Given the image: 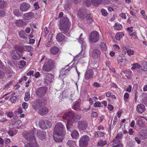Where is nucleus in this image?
<instances>
[{
  "mask_svg": "<svg viewBox=\"0 0 147 147\" xmlns=\"http://www.w3.org/2000/svg\"><path fill=\"white\" fill-rule=\"evenodd\" d=\"M63 13L62 12L59 14V18H61L60 21V29L62 31L66 32L70 26V22L68 18L63 17Z\"/></svg>",
  "mask_w": 147,
  "mask_h": 147,
  "instance_id": "f257e3e1",
  "label": "nucleus"
},
{
  "mask_svg": "<svg viewBox=\"0 0 147 147\" xmlns=\"http://www.w3.org/2000/svg\"><path fill=\"white\" fill-rule=\"evenodd\" d=\"M36 132V129H34L26 134L25 138L30 142L25 144L24 147H38L37 144L35 143L36 142V139L34 134Z\"/></svg>",
  "mask_w": 147,
  "mask_h": 147,
  "instance_id": "f03ea898",
  "label": "nucleus"
},
{
  "mask_svg": "<svg viewBox=\"0 0 147 147\" xmlns=\"http://www.w3.org/2000/svg\"><path fill=\"white\" fill-rule=\"evenodd\" d=\"M46 103V101L44 99L36 100L33 102L32 107L35 111H37L43 106H45Z\"/></svg>",
  "mask_w": 147,
  "mask_h": 147,
  "instance_id": "7ed1b4c3",
  "label": "nucleus"
},
{
  "mask_svg": "<svg viewBox=\"0 0 147 147\" xmlns=\"http://www.w3.org/2000/svg\"><path fill=\"white\" fill-rule=\"evenodd\" d=\"M55 63L53 60L49 59L43 65L42 67V70L45 71H50L54 67Z\"/></svg>",
  "mask_w": 147,
  "mask_h": 147,
  "instance_id": "20e7f679",
  "label": "nucleus"
},
{
  "mask_svg": "<svg viewBox=\"0 0 147 147\" xmlns=\"http://www.w3.org/2000/svg\"><path fill=\"white\" fill-rule=\"evenodd\" d=\"M14 48L15 49V50L12 51L11 53L13 55V57L14 59H19L20 57L19 55L18 51L20 52H22L24 50V46H15L14 47Z\"/></svg>",
  "mask_w": 147,
  "mask_h": 147,
  "instance_id": "39448f33",
  "label": "nucleus"
},
{
  "mask_svg": "<svg viewBox=\"0 0 147 147\" xmlns=\"http://www.w3.org/2000/svg\"><path fill=\"white\" fill-rule=\"evenodd\" d=\"M65 132L56 133L53 132V138L55 141L57 142H61L63 139Z\"/></svg>",
  "mask_w": 147,
  "mask_h": 147,
  "instance_id": "423d86ee",
  "label": "nucleus"
},
{
  "mask_svg": "<svg viewBox=\"0 0 147 147\" xmlns=\"http://www.w3.org/2000/svg\"><path fill=\"white\" fill-rule=\"evenodd\" d=\"M65 127L63 125L61 122L57 123L55 125L54 129V132L61 133L65 132L64 131Z\"/></svg>",
  "mask_w": 147,
  "mask_h": 147,
  "instance_id": "0eeeda50",
  "label": "nucleus"
},
{
  "mask_svg": "<svg viewBox=\"0 0 147 147\" xmlns=\"http://www.w3.org/2000/svg\"><path fill=\"white\" fill-rule=\"evenodd\" d=\"M89 137L87 136H84L81 138L79 141L80 146L82 147H86L88 144Z\"/></svg>",
  "mask_w": 147,
  "mask_h": 147,
  "instance_id": "6e6552de",
  "label": "nucleus"
},
{
  "mask_svg": "<svg viewBox=\"0 0 147 147\" xmlns=\"http://www.w3.org/2000/svg\"><path fill=\"white\" fill-rule=\"evenodd\" d=\"M47 90V87L46 86L38 88L36 91V93L39 97L43 96Z\"/></svg>",
  "mask_w": 147,
  "mask_h": 147,
  "instance_id": "1a4fd4ad",
  "label": "nucleus"
},
{
  "mask_svg": "<svg viewBox=\"0 0 147 147\" xmlns=\"http://www.w3.org/2000/svg\"><path fill=\"white\" fill-rule=\"evenodd\" d=\"M88 123L85 120H81L79 121L78 123V128L81 130H85L87 127Z\"/></svg>",
  "mask_w": 147,
  "mask_h": 147,
  "instance_id": "9d476101",
  "label": "nucleus"
},
{
  "mask_svg": "<svg viewBox=\"0 0 147 147\" xmlns=\"http://www.w3.org/2000/svg\"><path fill=\"white\" fill-rule=\"evenodd\" d=\"M117 62L119 65L122 67H124L129 63L128 60L126 58L120 56H119L118 57Z\"/></svg>",
  "mask_w": 147,
  "mask_h": 147,
  "instance_id": "9b49d317",
  "label": "nucleus"
},
{
  "mask_svg": "<svg viewBox=\"0 0 147 147\" xmlns=\"http://www.w3.org/2000/svg\"><path fill=\"white\" fill-rule=\"evenodd\" d=\"M75 114L72 111H69L65 113L62 116V118L64 119H72L74 117Z\"/></svg>",
  "mask_w": 147,
  "mask_h": 147,
  "instance_id": "f8f14e48",
  "label": "nucleus"
},
{
  "mask_svg": "<svg viewBox=\"0 0 147 147\" xmlns=\"http://www.w3.org/2000/svg\"><path fill=\"white\" fill-rule=\"evenodd\" d=\"M93 75V70L91 69H88L85 73L84 78L86 80H89L92 78Z\"/></svg>",
  "mask_w": 147,
  "mask_h": 147,
  "instance_id": "ddd939ff",
  "label": "nucleus"
},
{
  "mask_svg": "<svg viewBox=\"0 0 147 147\" xmlns=\"http://www.w3.org/2000/svg\"><path fill=\"white\" fill-rule=\"evenodd\" d=\"M45 77L44 81L45 84H48L51 82L52 81V79L54 77L53 75L51 73H47L45 74Z\"/></svg>",
  "mask_w": 147,
  "mask_h": 147,
  "instance_id": "4468645a",
  "label": "nucleus"
},
{
  "mask_svg": "<svg viewBox=\"0 0 147 147\" xmlns=\"http://www.w3.org/2000/svg\"><path fill=\"white\" fill-rule=\"evenodd\" d=\"M29 4L23 2L20 5V10L23 12L27 11L30 7Z\"/></svg>",
  "mask_w": 147,
  "mask_h": 147,
  "instance_id": "2eb2a0df",
  "label": "nucleus"
},
{
  "mask_svg": "<svg viewBox=\"0 0 147 147\" xmlns=\"http://www.w3.org/2000/svg\"><path fill=\"white\" fill-rule=\"evenodd\" d=\"M36 132L34 133V135L37 131V136L41 140H43L45 138L46 136V133L45 131H41L40 130L37 131L36 129Z\"/></svg>",
  "mask_w": 147,
  "mask_h": 147,
  "instance_id": "dca6fc26",
  "label": "nucleus"
},
{
  "mask_svg": "<svg viewBox=\"0 0 147 147\" xmlns=\"http://www.w3.org/2000/svg\"><path fill=\"white\" fill-rule=\"evenodd\" d=\"M34 16V14L33 13L30 12L24 14L22 16V17L24 20H30L33 18Z\"/></svg>",
  "mask_w": 147,
  "mask_h": 147,
  "instance_id": "f3484780",
  "label": "nucleus"
},
{
  "mask_svg": "<svg viewBox=\"0 0 147 147\" xmlns=\"http://www.w3.org/2000/svg\"><path fill=\"white\" fill-rule=\"evenodd\" d=\"M136 110L138 113H142L145 111V107L144 105L142 104H139L136 106Z\"/></svg>",
  "mask_w": 147,
  "mask_h": 147,
  "instance_id": "a211bd4d",
  "label": "nucleus"
},
{
  "mask_svg": "<svg viewBox=\"0 0 147 147\" xmlns=\"http://www.w3.org/2000/svg\"><path fill=\"white\" fill-rule=\"evenodd\" d=\"M101 52L99 49H95L93 50L92 53V57L95 58H98L100 57Z\"/></svg>",
  "mask_w": 147,
  "mask_h": 147,
  "instance_id": "6ab92c4d",
  "label": "nucleus"
},
{
  "mask_svg": "<svg viewBox=\"0 0 147 147\" xmlns=\"http://www.w3.org/2000/svg\"><path fill=\"white\" fill-rule=\"evenodd\" d=\"M49 112L48 108L46 107H44L38 111V113L42 115H45L47 114Z\"/></svg>",
  "mask_w": 147,
  "mask_h": 147,
  "instance_id": "aec40b11",
  "label": "nucleus"
},
{
  "mask_svg": "<svg viewBox=\"0 0 147 147\" xmlns=\"http://www.w3.org/2000/svg\"><path fill=\"white\" fill-rule=\"evenodd\" d=\"M133 29L134 28L132 26L128 27L127 28V30L128 32L129 35L132 36V37L135 36H136V32H134L132 33V32L133 31Z\"/></svg>",
  "mask_w": 147,
  "mask_h": 147,
  "instance_id": "412c9836",
  "label": "nucleus"
},
{
  "mask_svg": "<svg viewBox=\"0 0 147 147\" xmlns=\"http://www.w3.org/2000/svg\"><path fill=\"white\" fill-rule=\"evenodd\" d=\"M39 125L40 128L43 129H45L47 128L46 122H45L43 120H41L39 121Z\"/></svg>",
  "mask_w": 147,
  "mask_h": 147,
  "instance_id": "4be33fe9",
  "label": "nucleus"
},
{
  "mask_svg": "<svg viewBox=\"0 0 147 147\" xmlns=\"http://www.w3.org/2000/svg\"><path fill=\"white\" fill-rule=\"evenodd\" d=\"M71 135L73 138L76 139L79 136V134L78 132L76 130H74L72 132Z\"/></svg>",
  "mask_w": 147,
  "mask_h": 147,
  "instance_id": "5701e85b",
  "label": "nucleus"
},
{
  "mask_svg": "<svg viewBox=\"0 0 147 147\" xmlns=\"http://www.w3.org/2000/svg\"><path fill=\"white\" fill-rule=\"evenodd\" d=\"M17 132V131L16 130L10 129L7 132V133L10 136H12L16 135Z\"/></svg>",
  "mask_w": 147,
  "mask_h": 147,
  "instance_id": "b1692460",
  "label": "nucleus"
},
{
  "mask_svg": "<svg viewBox=\"0 0 147 147\" xmlns=\"http://www.w3.org/2000/svg\"><path fill=\"white\" fill-rule=\"evenodd\" d=\"M59 49L56 47L54 46L52 47L50 49V52L53 55H55L59 52Z\"/></svg>",
  "mask_w": 147,
  "mask_h": 147,
  "instance_id": "393cba45",
  "label": "nucleus"
},
{
  "mask_svg": "<svg viewBox=\"0 0 147 147\" xmlns=\"http://www.w3.org/2000/svg\"><path fill=\"white\" fill-rule=\"evenodd\" d=\"M97 145L98 146L102 147L105 145V147H107L108 146V145L107 144L106 141H103L102 140H100L99 142H98L97 144Z\"/></svg>",
  "mask_w": 147,
  "mask_h": 147,
  "instance_id": "a878e982",
  "label": "nucleus"
},
{
  "mask_svg": "<svg viewBox=\"0 0 147 147\" xmlns=\"http://www.w3.org/2000/svg\"><path fill=\"white\" fill-rule=\"evenodd\" d=\"M72 68V67H69L67 69L64 70V68H62L61 69V71L60 72V75L64 76L70 70V69Z\"/></svg>",
  "mask_w": 147,
  "mask_h": 147,
  "instance_id": "bb28decb",
  "label": "nucleus"
},
{
  "mask_svg": "<svg viewBox=\"0 0 147 147\" xmlns=\"http://www.w3.org/2000/svg\"><path fill=\"white\" fill-rule=\"evenodd\" d=\"M67 120V123L66 124L67 128V130H69L70 127L73 125L74 124V122L72 121V119H68Z\"/></svg>",
  "mask_w": 147,
  "mask_h": 147,
  "instance_id": "cd10ccee",
  "label": "nucleus"
},
{
  "mask_svg": "<svg viewBox=\"0 0 147 147\" xmlns=\"http://www.w3.org/2000/svg\"><path fill=\"white\" fill-rule=\"evenodd\" d=\"M16 25L18 26H22L24 25V21L23 20H17L15 22Z\"/></svg>",
  "mask_w": 147,
  "mask_h": 147,
  "instance_id": "c85d7f7f",
  "label": "nucleus"
},
{
  "mask_svg": "<svg viewBox=\"0 0 147 147\" xmlns=\"http://www.w3.org/2000/svg\"><path fill=\"white\" fill-rule=\"evenodd\" d=\"M80 102H77L72 107V109L75 110H80Z\"/></svg>",
  "mask_w": 147,
  "mask_h": 147,
  "instance_id": "c756f323",
  "label": "nucleus"
},
{
  "mask_svg": "<svg viewBox=\"0 0 147 147\" xmlns=\"http://www.w3.org/2000/svg\"><path fill=\"white\" fill-rule=\"evenodd\" d=\"M92 4L95 6H98L100 4L101 0H91Z\"/></svg>",
  "mask_w": 147,
  "mask_h": 147,
  "instance_id": "7c9ffc66",
  "label": "nucleus"
},
{
  "mask_svg": "<svg viewBox=\"0 0 147 147\" xmlns=\"http://www.w3.org/2000/svg\"><path fill=\"white\" fill-rule=\"evenodd\" d=\"M94 136L96 138L103 136L104 135L103 133L100 131H96L94 133Z\"/></svg>",
  "mask_w": 147,
  "mask_h": 147,
  "instance_id": "2f4dec72",
  "label": "nucleus"
},
{
  "mask_svg": "<svg viewBox=\"0 0 147 147\" xmlns=\"http://www.w3.org/2000/svg\"><path fill=\"white\" fill-rule=\"evenodd\" d=\"M99 40V37H89V40L91 42L95 43Z\"/></svg>",
  "mask_w": 147,
  "mask_h": 147,
  "instance_id": "473e14b6",
  "label": "nucleus"
},
{
  "mask_svg": "<svg viewBox=\"0 0 147 147\" xmlns=\"http://www.w3.org/2000/svg\"><path fill=\"white\" fill-rule=\"evenodd\" d=\"M30 98V95L29 92H26L25 93V96L24 98V100L26 101H27Z\"/></svg>",
  "mask_w": 147,
  "mask_h": 147,
  "instance_id": "72a5a7b5",
  "label": "nucleus"
},
{
  "mask_svg": "<svg viewBox=\"0 0 147 147\" xmlns=\"http://www.w3.org/2000/svg\"><path fill=\"white\" fill-rule=\"evenodd\" d=\"M14 13L16 16L20 17L22 16V13L20 12L18 9H16L14 11Z\"/></svg>",
  "mask_w": 147,
  "mask_h": 147,
  "instance_id": "f704fd0d",
  "label": "nucleus"
},
{
  "mask_svg": "<svg viewBox=\"0 0 147 147\" xmlns=\"http://www.w3.org/2000/svg\"><path fill=\"white\" fill-rule=\"evenodd\" d=\"M140 67V65L138 63H136L133 64V66L131 67V69L133 70H134L139 68Z\"/></svg>",
  "mask_w": 147,
  "mask_h": 147,
  "instance_id": "c9c22d12",
  "label": "nucleus"
},
{
  "mask_svg": "<svg viewBox=\"0 0 147 147\" xmlns=\"http://www.w3.org/2000/svg\"><path fill=\"white\" fill-rule=\"evenodd\" d=\"M100 49L103 51H106L107 49V47L105 43L101 42L100 45Z\"/></svg>",
  "mask_w": 147,
  "mask_h": 147,
  "instance_id": "e433bc0d",
  "label": "nucleus"
},
{
  "mask_svg": "<svg viewBox=\"0 0 147 147\" xmlns=\"http://www.w3.org/2000/svg\"><path fill=\"white\" fill-rule=\"evenodd\" d=\"M121 136V134H118L115 138L114 139V142L115 143H116V142H119V140L120 139Z\"/></svg>",
  "mask_w": 147,
  "mask_h": 147,
  "instance_id": "4c0bfd02",
  "label": "nucleus"
},
{
  "mask_svg": "<svg viewBox=\"0 0 147 147\" xmlns=\"http://www.w3.org/2000/svg\"><path fill=\"white\" fill-rule=\"evenodd\" d=\"M90 36V37H99V35L97 32L93 31L91 33Z\"/></svg>",
  "mask_w": 147,
  "mask_h": 147,
  "instance_id": "58836bf2",
  "label": "nucleus"
},
{
  "mask_svg": "<svg viewBox=\"0 0 147 147\" xmlns=\"http://www.w3.org/2000/svg\"><path fill=\"white\" fill-rule=\"evenodd\" d=\"M67 144L69 147H75L74 146L75 142L72 140H70L68 141Z\"/></svg>",
  "mask_w": 147,
  "mask_h": 147,
  "instance_id": "ea45409f",
  "label": "nucleus"
},
{
  "mask_svg": "<svg viewBox=\"0 0 147 147\" xmlns=\"http://www.w3.org/2000/svg\"><path fill=\"white\" fill-rule=\"evenodd\" d=\"M6 5V2L4 1H1L0 2V8H3L5 7Z\"/></svg>",
  "mask_w": 147,
  "mask_h": 147,
  "instance_id": "a19ab883",
  "label": "nucleus"
},
{
  "mask_svg": "<svg viewBox=\"0 0 147 147\" xmlns=\"http://www.w3.org/2000/svg\"><path fill=\"white\" fill-rule=\"evenodd\" d=\"M115 28L117 30H119L122 28V26L120 24L118 23H116L114 26Z\"/></svg>",
  "mask_w": 147,
  "mask_h": 147,
  "instance_id": "79ce46f5",
  "label": "nucleus"
},
{
  "mask_svg": "<svg viewBox=\"0 0 147 147\" xmlns=\"http://www.w3.org/2000/svg\"><path fill=\"white\" fill-rule=\"evenodd\" d=\"M83 5L86 7H89L91 5V3L89 0H85L84 1Z\"/></svg>",
  "mask_w": 147,
  "mask_h": 147,
  "instance_id": "37998d69",
  "label": "nucleus"
},
{
  "mask_svg": "<svg viewBox=\"0 0 147 147\" xmlns=\"http://www.w3.org/2000/svg\"><path fill=\"white\" fill-rule=\"evenodd\" d=\"M24 49L25 51L30 52L32 50V48L30 46H24Z\"/></svg>",
  "mask_w": 147,
  "mask_h": 147,
  "instance_id": "c03bdc74",
  "label": "nucleus"
},
{
  "mask_svg": "<svg viewBox=\"0 0 147 147\" xmlns=\"http://www.w3.org/2000/svg\"><path fill=\"white\" fill-rule=\"evenodd\" d=\"M15 93L14 92H11L9 93H8L5 94L2 97V98H3L5 97V96H9V98H10V96H12L13 95H14Z\"/></svg>",
  "mask_w": 147,
  "mask_h": 147,
  "instance_id": "a18cd8bd",
  "label": "nucleus"
},
{
  "mask_svg": "<svg viewBox=\"0 0 147 147\" xmlns=\"http://www.w3.org/2000/svg\"><path fill=\"white\" fill-rule=\"evenodd\" d=\"M140 13L142 15V18L145 20H147V16L145 14V12L144 10L140 11Z\"/></svg>",
  "mask_w": 147,
  "mask_h": 147,
  "instance_id": "49530a36",
  "label": "nucleus"
},
{
  "mask_svg": "<svg viewBox=\"0 0 147 147\" xmlns=\"http://www.w3.org/2000/svg\"><path fill=\"white\" fill-rule=\"evenodd\" d=\"M13 82V81H11L8 83L3 88L4 89H7L9 88L10 87V86L11 85Z\"/></svg>",
  "mask_w": 147,
  "mask_h": 147,
  "instance_id": "de8ad7c7",
  "label": "nucleus"
},
{
  "mask_svg": "<svg viewBox=\"0 0 147 147\" xmlns=\"http://www.w3.org/2000/svg\"><path fill=\"white\" fill-rule=\"evenodd\" d=\"M77 40L78 42L81 45H84L85 42L83 40V39L82 38L79 37L77 38Z\"/></svg>",
  "mask_w": 147,
  "mask_h": 147,
  "instance_id": "09e8293b",
  "label": "nucleus"
},
{
  "mask_svg": "<svg viewBox=\"0 0 147 147\" xmlns=\"http://www.w3.org/2000/svg\"><path fill=\"white\" fill-rule=\"evenodd\" d=\"M17 97L15 96H13L10 98L11 102L12 103H15L17 100Z\"/></svg>",
  "mask_w": 147,
  "mask_h": 147,
  "instance_id": "8fccbe9b",
  "label": "nucleus"
},
{
  "mask_svg": "<svg viewBox=\"0 0 147 147\" xmlns=\"http://www.w3.org/2000/svg\"><path fill=\"white\" fill-rule=\"evenodd\" d=\"M94 107H102V106H101V103L100 102L97 101L94 103Z\"/></svg>",
  "mask_w": 147,
  "mask_h": 147,
  "instance_id": "3c124183",
  "label": "nucleus"
},
{
  "mask_svg": "<svg viewBox=\"0 0 147 147\" xmlns=\"http://www.w3.org/2000/svg\"><path fill=\"white\" fill-rule=\"evenodd\" d=\"M7 74H9V75L7 76V77L9 78H12L13 76L12 74H13V72L12 71L8 70L7 71Z\"/></svg>",
  "mask_w": 147,
  "mask_h": 147,
  "instance_id": "603ef678",
  "label": "nucleus"
},
{
  "mask_svg": "<svg viewBox=\"0 0 147 147\" xmlns=\"http://www.w3.org/2000/svg\"><path fill=\"white\" fill-rule=\"evenodd\" d=\"M26 34L24 30L21 31L19 33V35L20 37H25Z\"/></svg>",
  "mask_w": 147,
  "mask_h": 147,
  "instance_id": "864d4df0",
  "label": "nucleus"
},
{
  "mask_svg": "<svg viewBox=\"0 0 147 147\" xmlns=\"http://www.w3.org/2000/svg\"><path fill=\"white\" fill-rule=\"evenodd\" d=\"M136 123L139 126H141L143 124L142 119H138Z\"/></svg>",
  "mask_w": 147,
  "mask_h": 147,
  "instance_id": "5fc2aeb1",
  "label": "nucleus"
},
{
  "mask_svg": "<svg viewBox=\"0 0 147 147\" xmlns=\"http://www.w3.org/2000/svg\"><path fill=\"white\" fill-rule=\"evenodd\" d=\"M142 69L144 71L147 70V63L145 62L144 65H142Z\"/></svg>",
  "mask_w": 147,
  "mask_h": 147,
  "instance_id": "6e6d98bb",
  "label": "nucleus"
},
{
  "mask_svg": "<svg viewBox=\"0 0 147 147\" xmlns=\"http://www.w3.org/2000/svg\"><path fill=\"white\" fill-rule=\"evenodd\" d=\"M127 53L128 55L129 56H130L134 54V51L131 49H128L127 50Z\"/></svg>",
  "mask_w": 147,
  "mask_h": 147,
  "instance_id": "4d7b16f0",
  "label": "nucleus"
},
{
  "mask_svg": "<svg viewBox=\"0 0 147 147\" xmlns=\"http://www.w3.org/2000/svg\"><path fill=\"white\" fill-rule=\"evenodd\" d=\"M22 108L24 109H26L28 106V104L25 102H23L22 104Z\"/></svg>",
  "mask_w": 147,
  "mask_h": 147,
  "instance_id": "13d9d810",
  "label": "nucleus"
},
{
  "mask_svg": "<svg viewBox=\"0 0 147 147\" xmlns=\"http://www.w3.org/2000/svg\"><path fill=\"white\" fill-rule=\"evenodd\" d=\"M46 124L47 125V128L51 127L52 125L51 123L47 120L46 121Z\"/></svg>",
  "mask_w": 147,
  "mask_h": 147,
  "instance_id": "bf43d9fd",
  "label": "nucleus"
},
{
  "mask_svg": "<svg viewBox=\"0 0 147 147\" xmlns=\"http://www.w3.org/2000/svg\"><path fill=\"white\" fill-rule=\"evenodd\" d=\"M6 115L10 117H13V113L12 112H8L6 113Z\"/></svg>",
  "mask_w": 147,
  "mask_h": 147,
  "instance_id": "052dcab7",
  "label": "nucleus"
},
{
  "mask_svg": "<svg viewBox=\"0 0 147 147\" xmlns=\"http://www.w3.org/2000/svg\"><path fill=\"white\" fill-rule=\"evenodd\" d=\"M20 64L21 66V68H22L26 65V62L24 61H20Z\"/></svg>",
  "mask_w": 147,
  "mask_h": 147,
  "instance_id": "680f3d73",
  "label": "nucleus"
},
{
  "mask_svg": "<svg viewBox=\"0 0 147 147\" xmlns=\"http://www.w3.org/2000/svg\"><path fill=\"white\" fill-rule=\"evenodd\" d=\"M101 12L102 14L104 16H106L107 14V13L106 10L105 9H102L101 10Z\"/></svg>",
  "mask_w": 147,
  "mask_h": 147,
  "instance_id": "e2e57ef3",
  "label": "nucleus"
},
{
  "mask_svg": "<svg viewBox=\"0 0 147 147\" xmlns=\"http://www.w3.org/2000/svg\"><path fill=\"white\" fill-rule=\"evenodd\" d=\"M124 36V34L122 32H118L116 34V37H123Z\"/></svg>",
  "mask_w": 147,
  "mask_h": 147,
  "instance_id": "0e129e2a",
  "label": "nucleus"
},
{
  "mask_svg": "<svg viewBox=\"0 0 147 147\" xmlns=\"http://www.w3.org/2000/svg\"><path fill=\"white\" fill-rule=\"evenodd\" d=\"M5 76V73L3 71L0 70V78H3Z\"/></svg>",
  "mask_w": 147,
  "mask_h": 147,
  "instance_id": "69168bd1",
  "label": "nucleus"
},
{
  "mask_svg": "<svg viewBox=\"0 0 147 147\" xmlns=\"http://www.w3.org/2000/svg\"><path fill=\"white\" fill-rule=\"evenodd\" d=\"M115 144L116 145L114 146H115V147H123V146L122 144L120 143V142H116Z\"/></svg>",
  "mask_w": 147,
  "mask_h": 147,
  "instance_id": "338daca9",
  "label": "nucleus"
},
{
  "mask_svg": "<svg viewBox=\"0 0 147 147\" xmlns=\"http://www.w3.org/2000/svg\"><path fill=\"white\" fill-rule=\"evenodd\" d=\"M142 101L144 103L147 105V96L143 98Z\"/></svg>",
  "mask_w": 147,
  "mask_h": 147,
  "instance_id": "774afa93",
  "label": "nucleus"
}]
</instances>
